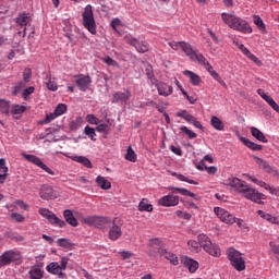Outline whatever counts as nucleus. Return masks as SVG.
<instances>
[{
	"mask_svg": "<svg viewBox=\"0 0 279 279\" xmlns=\"http://www.w3.org/2000/svg\"><path fill=\"white\" fill-rule=\"evenodd\" d=\"M221 20L227 24L231 29L235 32H241V34H252L253 29L250 24L234 15V13H221Z\"/></svg>",
	"mask_w": 279,
	"mask_h": 279,
	"instance_id": "f257e3e1",
	"label": "nucleus"
},
{
	"mask_svg": "<svg viewBox=\"0 0 279 279\" xmlns=\"http://www.w3.org/2000/svg\"><path fill=\"white\" fill-rule=\"evenodd\" d=\"M83 26L89 34H97V25L94 16L93 7L87 4L83 11Z\"/></svg>",
	"mask_w": 279,
	"mask_h": 279,
	"instance_id": "f03ea898",
	"label": "nucleus"
},
{
	"mask_svg": "<svg viewBox=\"0 0 279 279\" xmlns=\"http://www.w3.org/2000/svg\"><path fill=\"white\" fill-rule=\"evenodd\" d=\"M227 256L228 259L231 263V266L236 270V271H243L246 268L245 265V259L242 257V254L236 251L233 247L228 248L227 251Z\"/></svg>",
	"mask_w": 279,
	"mask_h": 279,
	"instance_id": "7ed1b4c3",
	"label": "nucleus"
},
{
	"mask_svg": "<svg viewBox=\"0 0 279 279\" xmlns=\"http://www.w3.org/2000/svg\"><path fill=\"white\" fill-rule=\"evenodd\" d=\"M13 21L19 27V29H22L17 32L19 36H22V38H25L27 34V26L32 25L31 13H27V12L19 13Z\"/></svg>",
	"mask_w": 279,
	"mask_h": 279,
	"instance_id": "20e7f679",
	"label": "nucleus"
},
{
	"mask_svg": "<svg viewBox=\"0 0 279 279\" xmlns=\"http://www.w3.org/2000/svg\"><path fill=\"white\" fill-rule=\"evenodd\" d=\"M85 221L89 226H94L95 228H98L99 230H106L107 228H111L112 222H113L110 218L100 217V216L88 217Z\"/></svg>",
	"mask_w": 279,
	"mask_h": 279,
	"instance_id": "39448f33",
	"label": "nucleus"
},
{
	"mask_svg": "<svg viewBox=\"0 0 279 279\" xmlns=\"http://www.w3.org/2000/svg\"><path fill=\"white\" fill-rule=\"evenodd\" d=\"M22 258L21 252L16 250H9L0 255V268L11 265Z\"/></svg>",
	"mask_w": 279,
	"mask_h": 279,
	"instance_id": "423d86ee",
	"label": "nucleus"
},
{
	"mask_svg": "<svg viewBox=\"0 0 279 279\" xmlns=\"http://www.w3.org/2000/svg\"><path fill=\"white\" fill-rule=\"evenodd\" d=\"M38 213L46 218L49 223L57 226L58 228H66L64 220L59 219L52 211L47 208H39Z\"/></svg>",
	"mask_w": 279,
	"mask_h": 279,
	"instance_id": "0eeeda50",
	"label": "nucleus"
},
{
	"mask_svg": "<svg viewBox=\"0 0 279 279\" xmlns=\"http://www.w3.org/2000/svg\"><path fill=\"white\" fill-rule=\"evenodd\" d=\"M240 193H242V195L245 198L251 199L252 202H255L257 204H263L262 199H265L264 194L258 193L256 190L248 187L246 183Z\"/></svg>",
	"mask_w": 279,
	"mask_h": 279,
	"instance_id": "6e6552de",
	"label": "nucleus"
},
{
	"mask_svg": "<svg viewBox=\"0 0 279 279\" xmlns=\"http://www.w3.org/2000/svg\"><path fill=\"white\" fill-rule=\"evenodd\" d=\"M23 157L29 161L31 163L39 167L40 169H43L44 171H46L48 174L50 175H54V171L49 168L46 163H44L39 157H37L36 155H29V154H23Z\"/></svg>",
	"mask_w": 279,
	"mask_h": 279,
	"instance_id": "1a4fd4ad",
	"label": "nucleus"
},
{
	"mask_svg": "<svg viewBox=\"0 0 279 279\" xmlns=\"http://www.w3.org/2000/svg\"><path fill=\"white\" fill-rule=\"evenodd\" d=\"M214 211L217 215V217H219L220 220L223 221V223H228L229 226H232V223H235V217L232 214H230L228 210L220 207H215Z\"/></svg>",
	"mask_w": 279,
	"mask_h": 279,
	"instance_id": "9d476101",
	"label": "nucleus"
},
{
	"mask_svg": "<svg viewBox=\"0 0 279 279\" xmlns=\"http://www.w3.org/2000/svg\"><path fill=\"white\" fill-rule=\"evenodd\" d=\"M161 251H165V248L163 243L160 241V239H151L149 242L148 255L150 257H156L157 254L161 256Z\"/></svg>",
	"mask_w": 279,
	"mask_h": 279,
	"instance_id": "9b49d317",
	"label": "nucleus"
},
{
	"mask_svg": "<svg viewBox=\"0 0 279 279\" xmlns=\"http://www.w3.org/2000/svg\"><path fill=\"white\" fill-rule=\"evenodd\" d=\"M76 85L77 88L81 92H87L92 85V77L89 76V74L85 75V74H78V76H76Z\"/></svg>",
	"mask_w": 279,
	"mask_h": 279,
	"instance_id": "f8f14e48",
	"label": "nucleus"
},
{
	"mask_svg": "<svg viewBox=\"0 0 279 279\" xmlns=\"http://www.w3.org/2000/svg\"><path fill=\"white\" fill-rule=\"evenodd\" d=\"M123 235L122 227L119 225H116V221H112L111 227L108 232V238L110 241L116 242L120 240Z\"/></svg>",
	"mask_w": 279,
	"mask_h": 279,
	"instance_id": "ddd939ff",
	"label": "nucleus"
},
{
	"mask_svg": "<svg viewBox=\"0 0 279 279\" xmlns=\"http://www.w3.org/2000/svg\"><path fill=\"white\" fill-rule=\"evenodd\" d=\"M233 44L238 46L241 52L251 61H253L257 66H263V62L254 53H252L243 44H239L238 41H233Z\"/></svg>",
	"mask_w": 279,
	"mask_h": 279,
	"instance_id": "4468645a",
	"label": "nucleus"
},
{
	"mask_svg": "<svg viewBox=\"0 0 279 279\" xmlns=\"http://www.w3.org/2000/svg\"><path fill=\"white\" fill-rule=\"evenodd\" d=\"M40 198L45 201L56 199L59 194L49 185H43L39 191Z\"/></svg>",
	"mask_w": 279,
	"mask_h": 279,
	"instance_id": "2eb2a0df",
	"label": "nucleus"
},
{
	"mask_svg": "<svg viewBox=\"0 0 279 279\" xmlns=\"http://www.w3.org/2000/svg\"><path fill=\"white\" fill-rule=\"evenodd\" d=\"M179 203H180V197L174 196L172 194L163 196L158 201V204L163 207H174L179 205Z\"/></svg>",
	"mask_w": 279,
	"mask_h": 279,
	"instance_id": "dca6fc26",
	"label": "nucleus"
},
{
	"mask_svg": "<svg viewBox=\"0 0 279 279\" xmlns=\"http://www.w3.org/2000/svg\"><path fill=\"white\" fill-rule=\"evenodd\" d=\"M132 98V93L130 90L117 92L112 95L113 104H128Z\"/></svg>",
	"mask_w": 279,
	"mask_h": 279,
	"instance_id": "f3484780",
	"label": "nucleus"
},
{
	"mask_svg": "<svg viewBox=\"0 0 279 279\" xmlns=\"http://www.w3.org/2000/svg\"><path fill=\"white\" fill-rule=\"evenodd\" d=\"M126 43L133 46L140 53H146L149 50V46L147 43H140L134 37H126Z\"/></svg>",
	"mask_w": 279,
	"mask_h": 279,
	"instance_id": "a211bd4d",
	"label": "nucleus"
},
{
	"mask_svg": "<svg viewBox=\"0 0 279 279\" xmlns=\"http://www.w3.org/2000/svg\"><path fill=\"white\" fill-rule=\"evenodd\" d=\"M181 263H183V266L186 267L191 274L196 272L197 269L199 268V263L187 256L181 257Z\"/></svg>",
	"mask_w": 279,
	"mask_h": 279,
	"instance_id": "6ab92c4d",
	"label": "nucleus"
},
{
	"mask_svg": "<svg viewBox=\"0 0 279 279\" xmlns=\"http://www.w3.org/2000/svg\"><path fill=\"white\" fill-rule=\"evenodd\" d=\"M204 251L208 255H210L213 257H216V258H219L222 255L220 246L218 244H216V243H213V242H210L208 245H205Z\"/></svg>",
	"mask_w": 279,
	"mask_h": 279,
	"instance_id": "aec40b11",
	"label": "nucleus"
},
{
	"mask_svg": "<svg viewBox=\"0 0 279 279\" xmlns=\"http://www.w3.org/2000/svg\"><path fill=\"white\" fill-rule=\"evenodd\" d=\"M228 186H231L235 189L238 192H242L244 186L246 185L245 181H241V179H238L236 177H232L231 179H227Z\"/></svg>",
	"mask_w": 279,
	"mask_h": 279,
	"instance_id": "412c9836",
	"label": "nucleus"
},
{
	"mask_svg": "<svg viewBox=\"0 0 279 279\" xmlns=\"http://www.w3.org/2000/svg\"><path fill=\"white\" fill-rule=\"evenodd\" d=\"M156 87L160 96L168 97L173 93L172 86L168 85V83H157Z\"/></svg>",
	"mask_w": 279,
	"mask_h": 279,
	"instance_id": "4be33fe9",
	"label": "nucleus"
},
{
	"mask_svg": "<svg viewBox=\"0 0 279 279\" xmlns=\"http://www.w3.org/2000/svg\"><path fill=\"white\" fill-rule=\"evenodd\" d=\"M183 75L189 77L190 83L193 86H198L201 84V82H202L201 76L197 73H195V72H193L191 70H184L183 71Z\"/></svg>",
	"mask_w": 279,
	"mask_h": 279,
	"instance_id": "5701e85b",
	"label": "nucleus"
},
{
	"mask_svg": "<svg viewBox=\"0 0 279 279\" xmlns=\"http://www.w3.org/2000/svg\"><path fill=\"white\" fill-rule=\"evenodd\" d=\"M9 167L7 166V160L0 158V184L5 183L8 179Z\"/></svg>",
	"mask_w": 279,
	"mask_h": 279,
	"instance_id": "b1692460",
	"label": "nucleus"
},
{
	"mask_svg": "<svg viewBox=\"0 0 279 279\" xmlns=\"http://www.w3.org/2000/svg\"><path fill=\"white\" fill-rule=\"evenodd\" d=\"M253 159L255 160L256 165L259 167V169L264 170L266 173H269L272 171V167L269 165V162L260 157L253 156Z\"/></svg>",
	"mask_w": 279,
	"mask_h": 279,
	"instance_id": "393cba45",
	"label": "nucleus"
},
{
	"mask_svg": "<svg viewBox=\"0 0 279 279\" xmlns=\"http://www.w3.org/2000/svg\"><path fill=\"white\" fill-rule=\"evenodd\" d=\"M46 269H47V271H48L49 274L59 276V278H64V277H65L64 272H62V271L60 270V267H59L58 262H52V263H50L49 265H47Z\"/></svg>",
	"mask_w": 279,
	"mask_h": 279,
	"instance_id": "a878e982",
	"label": "nucleus"
},
{
	"mask_svg": "<svg viewBox=\"0 0 279 279\" xmlns=\"http://www.w3.org/2000/svg\"><path fill=\"white\" fill-rule=\"evenodd\" d=\"M240 141L242 142V144L244 146H246L247 148H250L253 151H262L263 150V145L256 144V143L250 141L248 138L240 137Z\"/></svg>",
	"mask_w": 279,
	"mask_h": 279,
	"instance_id": "bb28decb",
	"label": "nucleus"
},
{
	"mask_svg": "<svg viewBox=\"0 0 279 279\" xmlns=\"http://www.w3.org/2000/svg\"><path fill=\"white\" fill-rule=\"evenodd\" d=\"M251 134L254 138H256L260 143H264V144L268 143L267 137L265 136V134L259 129H257L255 126H252L251 128Z\"/></svg>",
	"mask_w": 279,
	"mask_h": 279,
	"instance_id": "cd10ccee",
	"label": "nucleus"
},
{
	"mask_svg": "<svg viewBox=\"0 0 279 279\" xmlns=\"http://www.w3.org/2000/svg\"><path fill=\"white\" fill-rule=\"evenodd\" d=\"M160 253H161L160 256H163L173 266H178L179 265V258H178V256L175 254H173L171 252H168L166 248L165 250H160Z\"/></svg>",
	"mask_w": 279,
	"mask_h": 279,
	"instance_id": "c85d7f7f",
	"label": "nucleus"
},
{
	"mask_svg": "<svg viewBox=\"0 0 279 279\" xmlns=\"http://www.w3.org/2000/svg\"><path fill=\"white\" fill-rule=\"evenodd\" d=\"M63 216L65 218L66 223H69L73 228H77L78 221L70 209L64 210Z\"/></svg>",
	"mask_w": 279,
	"mask_h": 279,
	"instance_id": "c756f323",
	"label": "nucleus"
},
{
	"mask_svg": "<svg viewBox=\"0 0 279 279\" xmlns=\"http://www.w3.org/2000/svg\"><path fill=\"white\" fill-rule=\"evenodd\" d=\"M210 124L214 128V130H217L218 132H223L226 128V125L223 124V121L216 116L211 117Z\"/></svg>",
	"mask_w": 279,
	"mask_h": 279,
	"instance_id": "7c9ffc66",
	"label": "nucleus"
},
{
	"mask_svg": "<svg viewBox=\"0 0 279 279\" xmlns=\"http://www.w3.org/2000/svg\"><path fill=\"white\" fill-rule=\"evenodd\" d=\"M71 159L75 162H78V163L85 166L88 169L93 168L92 161L85 156H72Z\"/></svg>",
	"mask_w": 279,
	"mask_h": 279,
	"instance_id": "2f4dec72",
	"label": "nucleus"
},
{
	"mask_svg": "<svg viewBox=\"0 0 279 279\" xmlns=\"http://www.w3.org/2000/svg\"><path fill=\"white\" fill-rule=\"evenodd\" d=\"M181 50H183L184 54L186 57H189L190 60H192L193 56L197 51V50L193 49V47L190 44L185 43V41H183V44H181Z\"/></svg>",
	"mask_w": 279,
	"mask_h": 279,
	"instance_id": "473e14b6",
	"label": "nucleus"
},
{
	"mask_svg": "<svg viewBox=\"0 0 279 279\" xmlns=\"http://www.w3.org/2000/svg\"><path fill=\"white\" fill-rule=\"evenodd\" d=\"M96 184L102 190H110L111 189V181H108L105 177H96Z\"/></svg>",
	"mask_w": 279,
	"mask_h": 279,
	"instance_id": "72a5a7b5",
	"label": "nucleus"
},
{
	"mask_svg": "<svg viewBox=\"0 0 279 279\" xmlns=\"http://www.w3.org/2000/svg\"><path fill=\"white\" fill-rule=\"evenodd\" d=\"M191 61L197 62L202 66H205L209 62L203 53L198 52V50L194 53L193 58H191Z\"/></svg>",
	"mask_w": 279,
	"mask_h": 279,
	"instance_id": "f704fd0d",
	"label": "nucleus"
},
{
	"mask_svg": "<svg viewBox=\"0 0 279 279\" xmlns=\"http://www.w3.org/2000/svg\"><path fill=\"white\" fill-rule=\"evenodd\" d=\"M169 190L173 191V192H177L183 196H190V197H193L194 199L198 201L199 197H197L196 194L192 193L191 191H187L185 189H180V187H170Z\"/></svg>",
	"mask_w": 279,
	"mask_h": 279,
	"instance_id": "c9c22d12",
	"label": "nucleus"
},
{
	"mask_svg": "<svg viewBox=\"0 0 279 279\" xmlns=\"http://www.w3.org/2000/svg\"><path fill=\"white\" fill-rule=\"evenodd\" d=\"M199 246L204 250L208 244L213 243L210 238L204 233L197 235Z\"/></svg>",
	"mask_w": 279,
	"mask_h": 279,
	"instance_id": "e433bc0d",
	"label": "nucleus"
},
{
	"mask_svg": "<svg viewBox=\"0 0 279 279\" xmlns=\"http://www.w3.org/2000/svg\"><path fill=\"white\" fill-rule=\"evenodd\" d=\"M28 275H29L31 279H43L44 278V272L38 267H32L31 270L28 271Z\"/></svg>",
	"mask_w": 279,
	"mask_h": 279,
	"instance_id": "4c0bfd02",
	"label": "nucleus"
},
{
	"mask_svg": "<svg viewBox=\"0 0 279 279\" xmlns=\"http://www.w3.org/2000/svg\"><path fill=\"white\" fill-rule=\"evenodd\" d=\"M136 159H137L136 151H134L132 146H129L125 154V160L134 163L136 162Z\"/></svg>",
	"mask_w": 279,
	"mask_h": 279,
	"instance_id": "58836bf2",
	"label": "nucleus"
},
{
	"mask_svg": "<svg viewBox=\"0 0 279 279\" xmlns=\"http://www.w3.org/2000/svg\"><path fill=\"white\" fill-rule=\"evenodd\" d=\"M138 210L150 213L153 211V205L149 204L147 199L143 198L138 205Z\"/></svg>",
	"mask_w": 279,
	"mask_h": 279,
	"instance_id": "ea45409f",
	"label": "nucleus"
},
{
	"mask_svg": "<svg viewBox=\"0 0 279 279\" xmlns=\"http://www.w3.org/2000/svg\"><path fill=\"white\" fill-rule=\"evenodd\" d=\"M257 214H258L262 218H264V219H266L267 221H269V223H278V217H274V216H271L270 214H267V213H265V211H263V210H258Z\"/></svg>",
	"mask_w": 279,
	"mask_h": 279,
	"instance_id": "a19ab883",
	"label": "nucleus"
},
{
	"mask_svg": "<svg viewBox=\"0 0 279 279\" xmlns=\"http://www.w3.org/2000/svg\"><path fill=\"white\" fill-rule=\"evenodd\" d=\"M11 102L5 99H0V112L4 114L10 113Z\"/></svg>",
	"mask_w": 279,
	"mask_h": 279,
	"instance_id": "79ce46f5",
	"label": "nucleus"
},
{
	"mask_svg": "<svg viewBox=\"0 0 279 279\" xmlns=\"http://www.w3.org/2000/svg\"><path fill=\"white\" fill-rule=\"evenodd\" d=\"M172 175L177 177V179H179V181L186 182V183L193 184V185H198L197 181H194L193 179H187V177H184V174H177V172H173Z\"/></svg>",
	"mask_w": 279,
	"mask_h": 279,
	"instance_id": "37998d69",
	"label": "nucleus"
},
{
	"mask_svg": "<svg viewBox=\"0 0 279 279\" xmlns=\"http://www.w3.org/2000/svg\"><path fill=\"white\" fill-rule=\"evenodd\" d=\"M181 132H183V134H186L189 140L197 138V134L194 131L190 130L187 126H181Z\"/></svg>",
	"mask_w": 279,
	"mask_h": 279,
	"instance_id": "c03bdc74",
	"label": "nucleus"
},
{
	"mask_svg": "<svg viewBox=\"0 0 279 279\" xmlns=\"http://www.w3.org/2000/svg\"><path fill=\"white\" fill-rule=\"evenodd\" d=\"M45 84H46L47 88L51 92H56L58 89L57 84L54 83V81H51L50 76H47L45 78Z\"/></svg>",
	"mask_w": 279,
	"mask_h": 279,
	"instance_id": "a18cd8bd",
	"label": "nucleus"
},
{
	"mask_svg": "<svg viewBox=\"0 0 279 279\" xmlns=\"http://www.w3.org/2000/svg\"><path fill=\"white\" fill-rule=\"evenodd\" d=\"M66 111H68L66 105L60 104V105H58V107L54 109L53 112L56 113L57 117H60V116L64 114Z\"/></svg>",
	"mask_w": 279,
	"mask_h": 279,
	"instance_id": "49530a36",
	"label": "nucleus"
},
{
	"mask_svg": "<svg viewBox=\"0 0 279 279\" xmlns=\"http://www.w3.org/2000/svg\"><path fill=\"white\" fill-rule=\"evenodd\" d=\"M58 245L62 248L70 250L72 247V243L68 239H59Z\"/></svg>",
	"mask_w": 279,
	"mask_h": 279,
	"instance_id": "de8ad7c7",
	"label": "nucleus"
},
{
	"mask_svg": "<svg viewBox=\"0 0 279 279\" xmlns=\"http://www.w3.org/2000/svg\"><path fill=\"white\" fill-rule=\"evenodd\" d=\"M85 135L90 138V141L96 142V132L95 129L90 126H85Z\"/></svg>",
	"mask_w": 279,
	"mask_h": 279,
	"instance_id": "09e8293b",
	"label": "nucleus"
},
{
	"mask_svg": "<svg viewBox=\"0 0 279 279\" xmlns=\"http://www.w3.org/2000/svg\"><path fill=\"white\" fill-rule=\"evenodd\" d=\"M56 118H58V116L54 113V111L52 113H47L46 118L44 120H40L39 123L40 124H48L50 123L52 120H54Z\"/></svg>",
	"mask_w": 279,
	"mask_h": 279,
	"instance_id": "8fccbe9b",
	"label": "nucleus"
},
{
	"mask_svg": "<svg viewBox=\"0 0 279 279\" xmlns=\"http://www.w3.org/2000/svg\"><path fill=\"white\" fill-rule=\"evenodd\" d=\"M254 23L257 25V27H258V29H260V32H265L266 25H265L264 21L258 15L254 16Z\"/></svg>",
	"mask_w": 279,
	"mask_h": 279,
	"instance_id": "3c124183",
	"label": "nucleus"
},
{
	"mask_svg": "<svg viewBox=\"0 0 279 279\" xmlns=\"http://www.w3.org/2000/svg\"><path fill=\"white\" fill-rule=\"evenodd\" d=\"M82 123H83V119L81 117H78L76 120H74L70 123V129L72 131L78 130V128H81Z\"/></svg>",
	"mask_w": 279,
	"mask_h": 279,
	"instance_id": "603ef678",
	"label": "nucleus"
},
{
	"mask_svg": "<svg viewBox=\"0 0 279 279\" xmlns=\"http://www.w3.org/2000/svg\"><path fill=\"white\" fill-rule=\"evenodd\" d=\"M32 80V69L31 68H26L23 72V81L25 83H29Z\"/></svg>",
	"mask_w": 279,
	"mask_h": 279,
	"instance_id": "864d4df0",
	"label": "nucleus"
},
{
	"mask_svg": "<svg viewBox=\"0 0 279 279\" xmlns=\"http://www.w3.org/2000/svg\"><path fill=\"white\" fill-rule=\"evenodd\" d=\"M11 218L15 220L17 223H23V221H25V217L19 213H12Z\"/></svg>",
	"mask_w": 279,
	"mask_h": 279,
	"instance_id": "5fc2aeb1",
	"label": "nucleus"
},
{
	"mask_svg": "<svg viewBox=\"0 0 279 279\" xmlns=\"http://www.w3.org/2000/svg\"><path fill=\"white\" fill-rule=\"evenodd\" d=\"M187 246L191 248L193 252H197L199 250V243L195 240H190L187 242Z\"/></svg>",
	"mask_w": 279,
	"mask_h": 279,
	"instance_id": "6e6d98bb",
	"label": "nucleus"
},
{
	"mask_svg": "<svg viewBox=\"0 0 279 279\" xmlns=\"http://www.w3.org/2000/svg\"><path fill=\"white\" fill-rule=\"evenodd\" d=\"M36 90V88H34V87H28V88H26V89H24V92H23V99L24 100H28L29 99V96L32 95V94H34V92Z\"/></svg>",
	"mask_w": 279,
	"mask_h": 279,
	"instance_id": "4d7b16f0",
	"label": "nucleus"
},
{
	"mask_svg": "<svg viewBox=\"0 0 279 279\" xmlns=\"http://www.w3.org/2000/svg\"><path fill=\"white\" fill-rule=\"evenodd\" d=\"M24 87V83L23 81H21L16 86L13 87V90H12V95L13 96H16L21 93V90L23 89Z\"/></svg>",
	"mask_w": 279,
	"mask_h": 279,
	"instance_id": "13d9d810",
	"label": "nucleus"
},
{
	"mask_svg": "<svg viewBox=\"0 0 279 279\" xmlns=\"http://www.w3.org/2000/svg\"><path fill=\"white\" fill-rule=\"evenodd\" d=\"M265 101H267L275 111L279 112L278 104L270 96Z\"/></svg>",
	"mask_w": 279,
	"mask_h": 279,
	"instance_id": "bf43d9fd",
	"label": "nucleus"
},
{
	"mask_svg": "<svg viewBox=\"0 0 279 279\" xmlns=\"http://www.w3.org/2000/svg\"><path fill=\"white\" fill-rule=\"evenodd\" d=\"M104 62L109 66H117L118 65V62L111 57L104 58Z\"/></svg>",
	"mask_w": 279,
	"mask_h": 279,
	"instance_id": "052dcab7",
	"label": "nucleus"
},
{
	"mask_svg": "<svg viewBox=\"0 0 279 279\" xmlns=\"http://www.w3.org/2000/svg\"><path fill=\"white\" fill-rule=\"evenodd\" d=\"M87 122L89 124H99L100 120L96 118L94 114H87Z\"/></svg>",
	"mask_w": 279,
	"mask_h": 279,
	"instance_id": "680f3d73",
	"label": "nucleus"
},
{
	"mask_svg": "<svg viewBox=\"0 0 279 279\" xmlns=\"http://www.w3.org/2000/svg\"><path fill=\"white\" fill-rule=\"evenodd\" d=\"M182 44H184V41H170L169 47L172 48L174 51H178L179 48H181Z\"/></svg>",
	"mask_w": 279,
	"mask_h": 279,
	"instance_id": "e2e57ef3",
	"label": "nucleus"
},
{
	"mask_svg": "<svg viewBox=\"0 0 279 279\" xmlns=\"http://www.w3.org/2000/svg\"><path fill=\"white\" fill-rule=\"evenodd\" d=\"M26 111V107L24 106H14L12 112L15 114H21Z\"/></svg>",
	"mask_w": 279,
	"mask_h": 279,
	"instance_id": "0e129e2a",
	"label": "nucleus"
},
{
	"mask_svg": "<svg viewBox=\"0 0 279 279\" xmlns=\"http://www.w3.org/2000/svg\"><path fill=\"white\" fill-rule=\"evenodd\" d=\"M95 130L96 132H108L109 125L106 123H101V124H98Z\"/></svg>",
	"mask_w": 279,
	"mask_h": 279,
	"instance_id": "69168bd1",
	"label": "nucleus"
},
{
	"mask_svg": "<svg viewBox=\"0 0 279 279\" xmlns=\"http://www.w3.org/2000/svg\"><path fill=\"white\" fill-rule=\"evenodd\" d=\"M110 25H111L112 29L117 31V27L119 25H122V21L119 17H116L111 21Z\"/></svg>",
	"mask_w": 279,
	"mask_h": 279,
	"instance_id": "338daca9",
	"label": "nucleus"
},
{
	"mask_svg": "<svg viewBox=\"0 0 279 279\" xmlns=\"http://www.w3.org/2000/svg\"><path fill=\"white\" fill-rule=\"evenodd\" d=\"M68 262H69V259L66 257H62V259H61V262L59 264V267H60L61 271L66 269Z\"/></svg>",
	"mask_w": 279,
	"mask_h": 279,
	"instance_id": "774afa93",
	"label": "nucleus"
}]
</instances>
